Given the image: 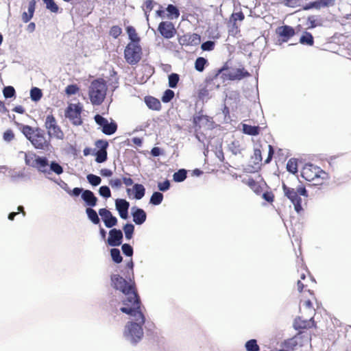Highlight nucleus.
I'll return each instance as SVG.
<instances>
[{"mask_svg":"<svg viewBox=\"0 0 351 351\" xmlns=\"http://www.w3.org/2000/svg\"><path fill=\"white\" fill-rule=\"evenodd\" d=\"M111 281L112 287L125 295L122 300L123 306L120 311L132 317L135 322H128L124 334L125 337H130L132 341L136 343L143 336V326L145 322V317L143 312L144 307L137 293L135 282H128L118 274L112 275Z\"/></svg>","mask_w":351,"mask_h":351,"instance_id":"1","label":"nucleus"},{"mask_svg":"<svg viewBox=\"0 0 351 351\" xmlns=\"http://www.w3.org/2000/svg\"><path fill=\"white\" fill-rule=\"evenodd\" d=\"M22 132L37 149L49 151L52 147L50 137H47L44 130L40 128L24 125Z\"/></svg>","mask_w":351,"mask_h":351,"instance_id":"2","label":"nucleus"},{"mask_svg":"<svg viewBox=\"0 0 351 351\" xmlns=\"http://www.w3.org/2000/svg\"><path fill=\"white\" fill-rule=\"evenodd\" d=\"M302 177L313 185L321 186L329 180L328 173L320 167L311 163L306 164L301 171Z\"/></svg>","mask_w":351,"mask_h":351,"instance_id":"3","label":"nucleus"},{"mask_svg":"<svg viewBox=\"0 0 351 351\" xmlns=\"http://www.w3.org/2000/svg\"><path fill=\"white\" fill-rule=\"evenodd\" d=\"M228 69V64L226 63L221 68L216 70L213 75L207 77L206 82L207 83L213 82L216 80L220 74H221V78L223 81H239L250 76V73L244 67L232 69L228 73H225L224 71H227Z\"/></svg>","mask_w":351,"mask_h":351,"instance_id":"4","label":"nucleus"},{"mask_svg":"<svg viewBox=\"0 0 351 351\" xmlns=\"http://www.w3.org/2000/svg\"><path fill=\"white\" fill-rule=\"evenodd\" d=\"M282 190L285 196L287 197L293 204L295 210L300 213L302 210V196L307 198L308 191L303 184L298 185L295 189L287 186L285 184H282Z\"/></svg>","mask_w":351,"mask_h":351,"instance_id":"5","label":"nucleus"},{"mask_svg":"<svg viewBox=\"0 0 351 351\" xmlns=\"http://www.w3.org/2000/svg\"><path fill=\"white\" fill-rule=\"evenodd\" d=\"M108 86L106 82L102 78L94 80L88 89V95L93 105H100L104 101Z\"/></svg>","mask_w":351,"mask_h":351,"instance_id":"6","label":"nucleus"},{"mask_svg":"<svg viewBox=\"0 0 351 351\" xmlns=\"http://www.w3.org/2000/svg\"><path fill=\"white\" fill-rule=\"evenodd\" d=\"M143 55L142 47L140 44L128 43L124 49V58L130 65L137 64L141 60Z\"/></svg>","mask_w":351,"mask_h":351,"instance_id":"7","label":"nucleus"},{"mask_svg":"<svg viewBox=\"0 0 351 351\" xmlns=\"http://www.w3.org/2000/svg\"><path fill=\"white\" fill-rule=\"evenodd\" d=\"M83 107L80 103L70 104L65 110L64 116L73 125L79 126L83 123L82 112Z\"/></svg>","mask_w":351,"mask_h":351,"instance_id":"8","label":"nucleus"},{"mask_svg":"<svg viewBox=\"0 0 351 351\" xmlns=\"http://www.w3.org/2000/svg\"><path fill=\"white\" fill-rule=\"evenodd\" d=\"M45 127L47 130L49 137H53L59 140H62L64 137V134L61 130L60 127L58 125L57 121L53 114L47 116Z\"/></svg>","mask_w":351,"mask_h":351,"instance_id":"9","label":"nucleus"},{"mask_svg":"<svg viewBox=\"0 0 351 351\" xmlns=\"http://www.w3.org/2000/svg\"><path fill=\"white\" fill-rule=\"evenodd\" d=\"M97 125H100L101 131L106 135H111L116 132L117 124L115 122L109 123L108 121L100 114H96L94 117Z\"/></svg>","mask_w":351,"mask_h":351,"instance_id":"10","label":"nucleus"},{"mask_svg":"<svg viewBox=\"0 0 351 351\" xmlns=\"http://www.w3.org/2000/svg\"><path fill=\"white\" fill-rule=\"evenodd\" d=\"M25 163L27 165L38 169L41 172H46L47 167L49 165L48 160L45 157H40L34 155L33 156H25Z\"/></svg>","mask_w":351,"mask_h":351,"instance_id":"11","label":"nucleus"},{"mask_svg":"<svg viewBox=\"0 0 351 351\" xmlns=\"http://www.w3.org/2000/svg\"><path fill=\"white\" fill-rule=\"evenodd\" d=\"M98 151L95 153V161L98 163H101L107 160V148L108 147V142L106 140H97L95 143Z\"/></svg>","mask_w":351,"mask_h":351,"instance_id":"12","label":"nucleus"},{"mask_svg":"<svg viewBox=\"0 0 351 351\" xmlns=\"http://www.w3.org/2000/svg\"><path fill=\"white\" fill-rule=\"evenodd\" d=\"M311 282L310 276H307L305 273L302 272L300 275V279L297 282V288L299 292L308 293L311 295L312 299H315L314 293L309 288V283Z\"/></svg>","mask_w":351,"mask_h":351,"instance_id":"13","label":"nucleus"},{"mask_svg":"<svg viewBox=\"0 0 351 351\" xmlns=\"http://www.w3.org/2000/svg\"><path fill=\"white\" fill-rule=\"evenodd\" d=\"M306 340L307 339L304 338L302 332H298L293 337L285 341L284 345L287 349L295 350L302 347Z\"/></svg>","mask_w":351,"mask_h":351,"instance_id":"14","label":"nucleus"},{"mask_svg":"<svg viewBox=\"0 0 351 351\" xmlns=\"http://www.w3.org/2000/svg\"><path fill=\"white\" fill-rule=\"evenodd\" d=\"M158 31L167 39L173 38L176 34V29L171 22L162 21L159 23Z\"/></svg>","mask_w":351,"mask_h":351,"instance_id":"15","label":"nucleus"},{"mask_svg":"<svg viewBox=\"0 0 351 351\" xmlns=\"http://www.w3.org/2000/svg\"><path fill=\"white\" fill-rule=\"evenodd\" d=\"M276 33L278 36V40L282 43L287 42L295 34V29L289 25L278 27L276 29Z\"/></svg>","mask_w":351,"mask_h":351,"instance_id":"16","label":"nucleus"},{"mask_svg":"<svg viewBox=\"0 0 351 351\" xmlns=\"http://www.w3.org/2000/svg\"><path fill=\"white\" fill-rule=\"evenodd\" d=\"M178 43L182 46H196L200 43L201 37L198 34H186L178 38Z\"/></svg>","mask_w":351,"mask_h":351,"instance_id":"17","label":"nucleus"},{"mask_svg":"<svg viewBox=\"0 0 351 351\" xmlns=\"http://www.w3.org/2000/svg\"><path fill=\"white\" fill-rule=\"evenodd\" d=\"M212 118L207 115H198L193 118V125L196 130L202 128L210 129L212 127Z\"/></svg>","mask_w":351,"mask_h":351,"instance_id":"18","label":"nucleus"},{"mask_svg":"<svg viewBox=\"0 0 351 351\" xmlns=\"http://www.w3.org/2000/svg\"><path fill=\"white\" fill-rule=\"evenodd\" d=\"M336 0H317L313 2L306 3L303 6L304 10H308L311 9L320 10L323 8H328L335 5Z\"/></svg>","mask_w":351,"mask_h":351,"instance_id":"19","label":"nucleus"},{"mask_svg":"<svg viewBox=\"0 0 351 351\" xmlns=\"http://www.w3.org/2000/svg\"><path fill=\"white\" fill-rule=\"evenodd\" d=\"M99 214L107 228H112L117 224V219L112 215L109 210L101 208L99 210Z\"/></svg>","mask_w":351,"mask_h":351,"instance_id":"20","label":"nucleus"},{"mask_svg":"<svg viewBox=\"0 0 351 351\" xmlns=\"http://www.w3.org/2000/svg\"><path fill=\"white\" fill-rule=\"evenodd\" d=\"M123 240V233L121 230L113 228L109 231L107 242L110 246H119Z\"/></svg>","mask_w":351,"mask_h":351,"instance_id":"21","label":"nucleus"},{"mask_svg":"<svg viewBox=\"0 0 351 351\" xmlns=\"http://www.w3.org/2000/svg\"><path fill=\"white\" fill-rule=\"evenodd\" d=\"M293 326L295 330L308 329L315 327V324L313 317L309 319H303L301 317H298L294 321Z\"/></svg>","mask_w":351,"mask_h":351,"instance_id":"22","label":"nucleus"},{"mask_svg":"<svg viewBox=\"0 0 351 351\" xmlns=\"http://www.w3.org/2000/svg\"><path fill=\"white\" fill-rule=\"evenodd\" d=\"M36 0H31L29 1L28 3V12H24L22 14L21 19L23 22L24 23H28L33 17L35 9H36Z\"/></svg>","mask_w":351,"mask_h":351,"instance_id":"23","label":"nucleus"},{"mask_svg":"<svg viewBox=\"0 0 351 351\" xmlns=\"http://www.w3.org/2000/svg\"><path fill=\"white\" fill-rule=\"evenodd\" d=\"M82 198L88 206L93 207L96 206L97 198L94 193L90 190H85L82 192Z\"/></svg>","mask_w":351,"mask_h":351,"instance_id":"24","label":"nucleus"},{"mask_svg":"<svg viewBox=\"0 0 351 351\" xmlns=\"http://www.w3.org/2000/svg\"><path fill=\"white\" fill-rule=\"evenodd\" d=\"M145 103L152 110L158 111L161 109L160 101L152 96H146L145 97Z\"/></svg>","mask_w":351,"mask_h":351,"instance_id":"25","label":"nucleus"},{"mask_svg":"<svg viewBox=\"0 0 351 351\" xmlns=\"http://www.w3.org/2000/svg\"><path fill=\"white\" fill-rule=\"evenodd\" d=\"M133 221L137 225L143 223L147 218L146 213L142 208H136L132 213Z\"/></svg>","mask_w":351,"mask_h":351,"instance_id":"26","label":"nucleus"},{"mask_svg":"<svg viewBox=\"0 0 351 351\" xmlns=\"http://www.w3.org/2000/svg\"><path fill=\"white\" fill-rule=\"evenodd\" d=\"M126 32L130 40V43L140 44L141 38L133 26H128L126 27Z\"/></svg>","mask_w":351,"mask_h":351,"instance_id":"27","label":"nucleus"},{"mask_svg":"<svg viewBox=\"0 0 351 351\" xmlns=\"http://www.w3.org/2000/svg\"><path fill=\"white\" fill-rule=\"evenodd\" d=\"M243 131L246 134L256 136L258 135L260 132V127L243 124Z\"/></svg>","mask_w":351,"mask_h":351,"instance_id":"28","label":"nucleus"},{"mask_svg":"<svg viewBox=\"0 0 351 351\" xmlns=\"http://www.w3.org/2000/svg\"><path fill=\"white\" fill-rule=\"evenodd\" d=\"M133 190L134 192V197L136 199H141L144 197L145 193V189L143 184H135L133 186Z\"/></svg>","mask_w":351,"mask_h":351,"instance_id":"29","label":"nucleus"},{"mask_svg":"<svg viewBox=\"0 0 351 351\" xmlns=\"http://www.w3.org/2000/svg\"><path fill=\"white\" fill-rule=\"evenodd\" d=\"M300 43L303 45L313 46L314 44V39L310 32H305L300 38Z\"/></svg>","mask_w":351,"mask_h":351,"instance_id":"30","label":"nucleus"},{"mask_svg":"<svg viewBox=\"0 0 351 351\" xmlns=\"http://www.w3.org/2000/svg\"><path fill=\"white\" fill-rule=\"evenodd\" d=\"M86 213L89 218V219L94 223V224H98L100 221L99 218L98 217V215L97 212L91 208H87L86 210Z\"/></svg>","mask_w":351,"mask_h":351,"instance_id":"31","label":"nucleus"},{"mask_svg":"<svg viewBox=\"0 0 351 351\" xmlns=\"http://www.w3.org/2000/svg\"><path fill=\"white\" fill-rule=\"evenodd\" d=\"M245 183L256 193L259 194L262 191V189L260 184L253 178H249Z\"/></svg>","mask_w":351,"mask_h":351,"instance_id":"32","label":"nucleus"},{"mask_svg":"<svg viewBox=\"0 0 351 351\" xmlns=\"http://www.w3.org/2000/svg\"><path fill=\"white\" fill-rule=\"evenodd\" d=\"M168 12V18L169 19H178L180 16L179 10L173 5L169 4L166 8Z\"/></svg>","mask_w":351,"mask_h":351,"instance_id":"33","label":"nucleus"},{"mask_svg":"<svg viewBox=\"0 0 351 351\" xmlns=\"http://www.w3.org/2000/svg\"><path fill=\"white\" fill-rule=\"evenodd\" d=\"M208 60L203 58L199 57L195 62V68L199 72H202L204 70L205 66L207 64Z\"/></svg>","mask_w":351,"mask_h":351,"instance_id":"34","label":"nucleus"},{"mask_svg":"<svg viewBox=\"0 0 351 351\" xmlns=\"http://www.w3.org/2000/svg\"><path fill=\"white\" fill-rule=\"evenodd\" d=\"M130 204L125 199H118L116 200V208L118 212L123 210H128Z\"/></svg>","mask_w":351,"mask_h":351,"instance_id":"35","label":"nucleus"},{"mask_svg":"<svg viewBox=\"0 0 351 351\" xmlns=\"http://www.w3.org/2000/svg\"><path fill=\"white\" fill-rule=\"evenodd\" d=\"M43 97V93L41 90L37 87H34L30 90V97L32 101H38Z\"/></svg>","mask_w":351,"mask_h":351,"instance_id":"36","label":"nucleus"},{"mask_svg":"<svg viewBox=\"0 0 351 351\" xmlns=\"http://www.w3.org/2000/svg\"><path fill=\"white\" fill-rule=\"evenodd\" d=\"M163 200V195L160 192H154L151 198L150 204L153 205H159Z\"/></svg>","mask_w":351,"mask_h":351,"instance_id":"37","label":"nucleus"},{"mask_svg":"<svg viewBox=\"0 0 351 351\" xmlns=\"http://www.w3.org/2000/svg\"><path fill=\"white\" fill-rule=\"evenodd\" d=\"M110 255L112 261L116 263H120L123 261V258L120 254V251L117 248H112L110 250Z\"/></svg>","mask_w":351,"mask_h":351,"instance_id":"38","label":"nucleus"},{"mask_svg":"<svg viewBox=\"0 0 351 351\" xmlns=\"http://www.w3.org/2000/svg\"><path fill=\"white\" fill-rule=\"evenodd\" d=\"M173 180L178 182L184 181L186 178V171L185 169H180L174 173Z\"/></svg>","mask_w":351,"mask_h":351,"instance_id":"39","label":"nucleus"},{"mask_svg":"<svg viewBox=\"0 0 351 351\" xmlns=\"http://www.w3.org/2000/svg\"><path fill=\"white\" fill-rule=\"evenodd\" d=\"M247 351H259L260 348L256 339H250L245 343Z\"/></svg>","mask_w":351,"mask_h":351,"instance_id":"40","label":"nucleus"},{"mask_svg":"<svg viewBox=\"0 0 351 351\" xmlns=\"http://www.w3.org/2000/svg\"><path fill=\"white\" fill-rule=\"evenodd\" d=\"M125 238L128 240L131 239L134 231V226L132 223H127L123 226Z\"/></svg>","mask_w":351,"mask_h":351,"instance_id":"41","label":"nucleus"},{"mask_svg":"<svg viewBox=\"0 0 351 351\" xmlns=\"http://www.w3.org/2000/svg\"><path fill=\"white\" fill-rule=\"evenodd\" d=\"M276 4H282L287 7L295 8L298 5V0H274Z\"/></svg>","mask_w":351,"mask_h":351,"instance_id":"42","label":"nucleus"},{"mask_svg":"<svg viewBox=\"0 0 351 351\" xmlns=\"http://www.w3.org/2000/svg\"><path fill=\"white\" fill-rule=\"evenodd\" d=\"M43 2L46 4L47 9L49 10L51 12L53 13H57L58 12L59 8L57 4L54 2L53 0H43Z\"/></svg>","mask_w":351,"mask_h":351,"instance_id":"43","label":"nucleus"},{"mask_svg":"<svg viewBox=\"0 0 351 351\" xmlns=\"http://www.w3.org/2000/svg\"><path fill=\"white\" fill-rule=\"evenodd\" d=\"M179 75L177 73H171L169 75V86L171 88H176L179 82Z\"/></svg>","mask_w":351,"mask_h":351,"instance_id":"44","label":"nucleus"},{"mask_svg":"<svg viewBox=\"0 0 351 351\" xmlns=\"http://www.w3.org/2000/svg\"><path fill=\"white\" fill-rule=\"evenodd\" d=\"M288 171L295 173L298 171V164L295 159H290L287 165Z\"/></svg>","mask_w":351,"mask_h":351,"instance_id":"45","label":"nucleus"},{"mask_svg":"<svg viewBox=\"0 0 351 351\" xmlns=\"http://www.w3.org/2000/svg\"><path fill=\"white\" fill-rule=\"evenodd\" d=\"M87 180L88 182L93 186H97L101 182V179L100 178V177L95 176L94 174H88L87 176Z\"/></svg>","mask_w":351,"mask_h":351,"instance_id":"46","label":"nucleus"},{"mask_svg":"<svg viewBox=\"0 0 351 351\" xmlns=\"http://www.w3.org/2000/svg\"><path fill=\"white\" fill-rule=\"evenodd\" d=\"M3 93L5 98H11L15 95L16 92L13 86H8L4 87Z\"/></svg>","mask_w":351,"mask_h":351,"instance_id":"47","label":"nucleus"},{"mask_svg":"<svg viewBox=\"0 0 351 351\" xmlns=\"http://www.w3.org/2000/svg\"><path fill=\"white\" fill-rule=\"evenodd\" d=\"M122 33L121 28L118 25H113L110 29V35L114 38H117Z\"/></svg>","mask_w":351,"mask_h":351,"instance_id":"48","label":"nucleus"},{"mask_svg":"<svg viewBox=\"0 0 351 351\" xmlns=\"http://www.w3.org/2000/svg\"><path fill=\"white\" fill-rule=\"evenodd\" d=\"M174 97V92L170 89H167L165 91L162 97V101L164 103H167L170 101Z\"/></svg>","mask_w":351,"mask_h":351,"instance_id":"49","label":"nucleus"},{"mask_svg":"<svg viewBox=\"0 0 351 351\" xmlns=\"http://www.w3.org/2000/svg\"><path fill=\"white\" fill-rule=\"evenodd\" d=\"M80 90L79 87L76 84L68 85L65 88V93L68 95H75Z\"/></svg>","mask_w":351,"mask_h":351,"instance_id":"50","label":"nucleus"},{"mask_svg":"<svg viewBox=\"0 0 351 351\" xmlns=\"http://www.w3.org/2000/svg\"><path fill=\"white\" fill-rule=\"evenodd\" d=\"M302 297L304 298L303 299H302L303 304L308 308H313V300H315V298L312 299L311 295H309V297H307V295H305V294H304Z\"/></svg>","mask_w":351,"mask_h":351,"instance_id":"51","label":"nucleus"},{"mask_svg":"<svg viewBox=\"0 0 351 351\" xmlns=\"http://www.w3.org/2000/svg\"><path fill=\"white\" fill-rule=\"evenodd\" d=\"M123 253L127 256H132L133 255V248L130 244L124 243L121 247Z\"/></svg>","mask_w":351,"mask_h":351,"instance_id":"52","label":"nucleus"},{"mask_svg":"<svg viewBox=\"0 0 351 351\" xmlns=\"http://www.w3.org/2000/svg\"><path fill=\"white\" fill-rule=\"evenodd\" d=\"M50 169L52 171L58 175H60L63 172L62 167L56 162H51L50 165Z\"/></svg>","mask_w":351,"mask_h":351,"instance_id":"53","label":"nucleus"},{"mask_svg":"<svg viewBox=\"0 0 351 351\" xmlns=\"http://www.w3.org/2000/svg\"><path fill=\"white\" fill-rule=\"evenodd\" d=\"M99 193L100 195L106 198L110 197L111 196V192L108 186H102L99 188Z\"/></svg>","mask_w":351,"mask_h":351,"instance_id":"54","label":"nucleus"},{"mask_svg":"<svg viewBox=\"0 0 351 351\" xmlns=\"http://www.w3.org/2000/svg\"><path fill=\"white\" fill-rule=\"evenodd\" d=\"M3 140L7 142H10L14 138V134L12 130H7L3 134Z\"/></svg>","mask_w":351,"mask_h":351,"instance_id":"55","label":"nucleus"},{"mask_svg":"<svg viewBox=\"0 0 351 351\" xmlns=\"http://www.w3.org/2000/svg\"><path fill=\"white\" fill-rule=\"evenodd\" d=\"M201 47L203 51H212L215 48V43L211 40H208L202 43Z\"/></svg>","mask_w":351,"mask_h":351,"instance_id":"56","label":"nucleus"},{"mask_svg":"<svg viewBox=\"0 0 351 351\" xmlns=\"http://www.w3.org/2000/svg\"><path fill=\"white\" fill-rule=\"evenodd\" d=\"M263 198L269 203H272L274 200V195L271 191H265L263 193Z\"/></svg>","mask_w":351,"mask_h":351,"instance_id":"57","label":"nucleus"},{"mask_svg":"<svg viewBox=\"0 0 351 351\" xmlns=\"http://www.w3.org/2000/svg\"><path fill=\"white\" fill-rule=\"evenodd\" d=\"M245 18V16L242 12H235L231 15V19L234 21V24L237 22V21H243Z\"/></svg>","mask_w":351,"mask_h":351,"instance_id":"58","label":"nucleus"},{"mask_svg":"<svg viewBox=\"0 0 351 351\" xmlns=\"http://www.w3.org/2000/svg\"><path fill=\"white\" fill-rule=\"evenodd\" d=\"M158 187L160 191H167L170 187V182L168 180H165L163 182H159L158 184Z\"/></svg>","mask_w":351,"mask_h":351,"instance_id":"59","label":"nucleus"},{"mask_svg":"<svg viewBox=\"0 0 351 351\" xmlns=\"http://www.w3.org/2000/svg\"><path fill=\"white\" fill-rule=\"evenodd\" d=\"M66 191L70 195L75 197L80 195L84 191L82 189L78 187L74 188L73 190L68 189Z\"/></svg>","mask_w":351,"mask_h":351,"instance_id":"60","label":"nucleus"},{"mask_svg":"<svg viewBox=\"0 0 351 351\" xmlns=\"http://www.w3.org/2000/svg\"><path fill=\"white\" fill-rule=\"evenodd\" d=\"M307 24L308 25L309 27H311V28L315 27L317 26L315 16H313V15L309 16L307 19Z\"/></svg>","mask_w":351,"mask_h":351,"instance_id":"61","label":"nucleus"},{"mask_svg":"<svg viewBox=\"0 0 351 351\" xmlns=\"http://www.w3.org/2000/svg\"><path fill=\"white\" fill-rule=\"evenodd\" d=\"M110 184L112 187L120 188L122 185V181L119 178H114L110 180Z\"/></svg>","mask_w":351,"mask_h":351,"instance_id":"62","label":"nucleus"},{"mask_svg":"<svg viewBox=\"0 0 351 351\" xmlns=\"http://www.w3.org/2000/svg\"><path fill=\"white\" fill-rule=\"evenodd\" d=\"M254 158L257 162L262 160L261 151L260 149H255L254 151Z\"/></svg>","mask_w":351,"mask_h":351,"instance_id":"63","label":"nucleus"},{"mask_svg":"<svg viewBox=\"0 0 351 351\" xmlns=\"http://www.w3.org/2000/svg\"><path fill=\"white\" fill-rule=\"evenodd\" d=\"M274 153V150L273 146L269 145L268 156H267V159L265 161V163H269L271 160V158L273 157Z\"/></svg>","mask_w":351,"mask_h":351,"instance_id":"64","label":"nucleus"}]
</instances>
